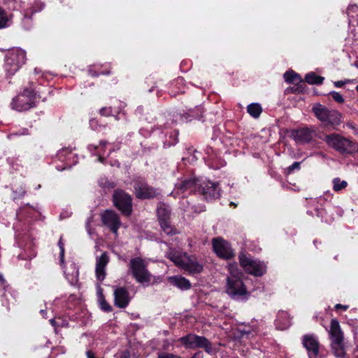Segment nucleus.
Segmentation results:
<instances>
[{
  "instance_id": "nucleus-27",
  "label": "nucleus",
  "mask_w": 358,
  "mask_h": 358,
  "mask_svg": "<svg viewBox=\"0 0 358 358\" xmlns=\"http://www.w3.org/2000/svg\"><path fill=\"white\" fill-rule=\"evenodd\" d=\"M284 78L287 83L301 82V77L294 71H287L284 74Z\"/></svg>"
},
{
  "instance_id": "nucleus-37",
  "label": "nucleus",
  "mask_w": 358,
  "mask_h": 358,
  "mask_svg": "<svg viewBox=\"0 0 358 358\" xmlns=\"http://www.w3.org/2000/svg\"><path fill=\"white\" fill-rule=\"evenodd\" d=\"M119 358H130V353L127 350H124L118 354Z\"/></svg>"
},
{
  "instance_id": "nucleus-40",
  "label": "nucleus",
  "mask_w": 358,
  "mask_h": 358,
  "mask_svg": "<svg viewBox=\"0 0 358 358\" xmlns=\"http://www.w3.org/2000/svg\"><path fill=\"white\" fill-rule=\"evenodd\" d=\"M335 308H336V309L341 308V309H343V310H347L348 306H343V305H341V304H337V305H336Z\"/></svg>"
},
{
  "instance_id": "nucleus-20",
  "label": "nucleus",
  "mask_w": 358,
  "mask_h": 358,
  "mask_svg": "<svg viewBox=\"0 0 358 358\" xmlns=\"http://www.w3.org/2000/svg\"><path fill=\"white\" fill-rule=\"evenodd\" d=\"M196 181L195 179H188L181 181L176 185V189L178 194L185 196L187 192L190 193L195 190Z\"/></svg>"
},
{
  "instance_id": "nucleus-32",
  "label": "nucleus",
  "mask_w": 358,
  "mask_h": 358,
  "mask_svg": "<svg viewBox=\"0 0 358 358\" xmlns=\"http://www.w3.org/2000/svg\"><path fill=\"white\" fill-rule=\"evenodd\" d=\"M330 94L331 95L333 99L336 102L339 103H343L344 102V99H343V96L339 92L332 91L330 92Z\"/></svg>"
},
{
  "instance_id": "nucleus-19",
  "label": "nucleus",
  "mask_w": 358,
  "mask_h": 358,
  "mask_svg": "<svg viewBox=\"0 0 358 358\" xmlns=\"http://www.w3.org/2000/svg\"><path fill=\"white\" fill-rule=\"evenodd\" d=\"M329 334L331 343L339 344L343 342V334L339 322L336 319H333L331 321Z\"/></svg>"
},
{
  "instance_id": "nucleus-42",
  "label": "nucleus",
  "mask_w": 358,
  "mask_h": 358,
  "mask_svg": "<svg viewBox=\"0 0 358 358\" xmlns=\"http://www.w3.org/2000/svg\"><path fill=\"white\" fill-rule=\"evenodd\" d=\"M192 358H203V356L201 352L195 353Z\"/></svg>"
},
{
  "instance_id": "nucleus-10",
  "label": "nucleus",
  "mask_w": 358,
  "mask_h": 358,
  "mask_svg": "<svg viewBox=\"0 0 358 358\" xmlns=\"http://www.w3.org/2000/svg\"><path fill=\"white\" fill-rule=\"evenodd\" d=\"M114 205L124 215L129 216L132 211L131 197L122 190H115L113 194Z\"/></svg>"
},
{
  "instance_id": "nucleus-44",
  "label": "nucleus",
  "mask_w": 358,
  "mask_h": 358,
  "mask_svg": "<svg viewBox=\"0 0 358 358\" xmlns=\"http://www.w3.org/2000/svg\"><path fill=\"white\" fill-rule=\"evenodd\" d=\"M289 325H290V323H289V322H287V324L285 326H284V327H282V329H286V328H287V327H289Z\"/></svg>"
},
{
  "instance_id": "nucleus-13",
  "label": "nucleus",
  "mask_w": 358,
  "mask_h": 358,
  "mask_svg": "<svg viewBox=\"0 0 358 358\" xmlns=\"http://www.w3.org/2000/svg\"><path fill=\"white\" fill-rule=\"evenodd\" d=\"M213 248L217 255L222 258L229 259L234 256L229 243L221 238L213 239Z\"/></svg>"
},
{
  "instance_id": "nucleus-14",
  "label": "nucleus",
  "mask_w": 358,
  "mask_h": 358,
  "mask_svg": "<svg viewBox=\"0 0 358 358\" xmlns=\"http://www.w3.org/2000/svg\"><path fill=\"white\" fill-rule=\"evenodd\" d=\"M303 345L307 350L310 358L317 357L320 343L315 337L312 335H305L303 338Z\"/></svg>"
},
{
  "instance_id": "nucleus-36",
  "label": "nucleus",
  "mask_w": 358,
  "mask_h": 358,
  "mask_svg": "<svg viewBox=\"0 0 358 358\" xmlns=\"http://www.w3.org/2000/svg\"><path fill=\"white\" fill-rule=\"evenodd\" d=\"M58 245H59V247L60 250H61V253H60L61 262H63L64 253V244L62 243V238H60V240H59V241L58 243Z\"/></svg>"
},
{
  "instance_id": "nucleus-28",
  "label": "nucleus",
  "mask_w": 358,
  "mask_h": 358,
  "mask_svg": "<svg viewBox=\"0 0 358 358\" xmlns=\"http://www.w3.org/2000/svg\"><path fill=\"white\" fill-rule=\"evenodd\" d=\"M161 228L166 234H175L176 230L171 226L169 220H163L159 222Z\"/></svg>"
},
{
  "instance_id": "nucleus-1",
  "label": "nucleus",
  "mask_w": 358,
  "mask_h": 358,
  "mask_svg": "<svg viewBox=\"0 0 358 358\" xmlns=\"http://www.w3.org/2000/svg\"><path fill=\"white\" fill-rule=\"evenodd\" d=\"M326 144L342 155L358 152V143L336 133L327 134L322 138Z\"/></svg>"
},
{
  "instance_id": "nucleus-18",
  "label": "nucleus",
  "mask_w": 358,
  "mask_h": 358,
  "mask_svg": "<svg viewBox=\"0 0 358 358\" xmlns=\"http://www.w3.org/2000/svg\"><path fill=\"white\" fill-rule=\"evenodd\" d=\"M109 262V258L106 253H103L96 261V277L100 282L103 281L106 278V266Z\"/></svg>"
},
{
  "instance_id": "nucleus-9",
  "label": "nucleus",
  "mask_w": 358,
  "mask_h": 358,
  "mask_svg": "<svg viewBox=\"0 0 358 358\" xmlns=\"http://www.w3.org/2000/svg\"><path fill=\"white\" fill-rule=\"evenodd\" d=\"M239 262L243 269L255 276H261L266 272V266L258 260L245 254L239 255Z\"/></svg>"
},
{
  "instance_id": "nucleus-38",
  "label": "nucleus",
  "mask_w": 358,
  "mask_h": 358,
  "mask_svg": "<svg viewBox=\"0 0 358 358\" xmlns=\"http://www.w3.org/2000/svg\"><path fill=\"white\" fill-rule=\"evenodd\" d=\"M86 355L87 358H96L94 353L91 350L87 351Z\"/></svg>"
},
{
  "instance_id": "nucleus-26",
  "label": "nucleus",
  "mask_w": 358,
  "mask_h": 358,
  "mask_svg": "<svg viewBox=\"0 0 358 358\" xmlns=\"http://www.w3.org/2000/svg\"><path fill=\"white\" fill-rule=\"evenodd\" d=\"M333 189L335 192H339L345 189L348 186V182L345 180H342L339 178H335L332 180Z\"/></svg>"
},
{
  "instance_id": "nucleus-23",
  "label": "nucleus",
  "mask_w": 358,
  "mask_h": 358,
  "mask_svg": "<svg viewBox=\"0 0 358 358\" xmlns=\"http://www.w3.org/2000/svg\"><path fill=\"white\" fill-rule=\"evenodd\" d=\"M248 113L253 117L257 118L262 112V106L257 103H252L247 107Z\"/></svg>"
},
{
  "instance_id": "nucleus-46",
  "label": "nucleus",
  "mask_w": 358,
  "mask_h": 358,
  "mask_svg": "<svg viewBox=\"0 0 358 358\" xmlns=\"http://www.w3.org/2000/svg\"><path fill=\"white\" fill-rule=\"evenodd\" d=\"M98 159H99V162H103V157H102L99 156V158H98Z\"/></svg>"
},
{
  "instance_id": "nucleus-35",
  "label": "nucleus",
  "mask_w": 358,
  "mask_h": 358,
  "mask_svg": "<svg viewBox=\"0 0 358 358\" xmlns=\"http://www.w3.org/2000/svg\"><path fill=\"white\" fill-rule=\"evenodd\" d=\"M300 169V162H295L287 168V173H291L295 169Z\"/></svg>"
},
{
  "instance_id": "nucleus-8",
  "label": "nucleus",
  "mask_w": 358,
  "mask_h": 358,
  "mask_svg": "<svg viewBox=\"0 0 358 358\" xmlns=\"http://www.w3.org/2000/svg\"><path fill=\"white\" fill-rule=\"evenodd\" d=\"M35 95L32 90L24 89L22 93L13 99L12 108L17 111L29 110L34 106Z\"/></svg>"
},
{
  "instance_id": "nucleus-45",
  "label": "nucleus",
  "mask_w": 358,
  "mask_h": 358,
  "mask_svg": "<svg viewBox=\"0 0 358 358\" xmlns=\"http://www.w3.org/2000/svg\"><path fill=\"white\" fill-rule=\"evenodd\" d=\"M100 145H106V141H101L100 142Z\"/></svg>"
},
{
  "instance_id": "nucleus-33",
  "label": "nucleus",
  "mask_w": 358,
  "mask_h": 358,
  "mask_svg": "<svg viewBox=\"0 0 358 358\" xmlns=\"http://www.w3.org/2000/svg\"><path fill=\"white\" fill-rule=\"evenodd\" d=\"M157 358H182V357L178 355L172 354V353L160 352V353H158Z\"/></svg>"
},
{
  "instance_id": "nucleus-25",
  "label": "nucleus",
  "mask_w": 358,
  "mask_h": 358,
  "mask_svg": "<svg viewBox=\"0 0 358 358\" xmlns=\"http://www.w3.org/2000/svg\"><path fill=\"white\" fill-rule=\"evenodd\" d=\"M331 346L334 351V354L335 355L336 357L339 358L345 357L346 353L343 342L339 344L331 343Z\"/></svg>"
},
{
  "instance_id": "nucleus-24",
  "label": "nucleus",
  "mask_w": 358,
  "mask_h": 358,
  "mask_svg": "<svg viewBox=\"0 0 358 358\" xmlns=\"http://www.w3.org/2000/svg\"><path fill=\"white\" fill-rule=\"evenodd\" d=\"M324 78L317 76L314 72L308 73L305 77V80L311 85H320L323 83Z\"/></svg>"
},
{
  "instance_id": "nucleus-11",
  "label": "nucleus",
  "mask_w": 358,
  "mask_h": 358,
  "mask_svg": "<svg viewBox=\"0 0 358 358\" xmlns=\"http://www.w3.org/2000/svg\"><path fill=\"white\" fill-rule=\"evenodd\" d=\"M134 188L136 197L141 199H149L160 194V191L158 189L149 186L143 180H136Z\"/></svg>"
},
{
  "instance_id": "nucleus-43",
  "label": "nucleus",
  "mask_w": 358,
  "mask_h": 358,
  "mask_svg": "<svg viewBox=\"0 0 358 358\" xmlns=\"http://www.w3.org/2000/svg\"><path fill=\"white\" fill-rule=\"evenodd\" d=\"M0 281L3 282L5 281L3 275L0 274Z\"/></svg>"
},
{
  "instance_id": "nucleus-48",
  "label": "nucleus",
  "mask_w": 358,
  "mask_h": 358,
  "mask_svg": "<svg viewBox=\"0 0 358 358\" xmlns=\"http://www.w3.org/2000/svg\"><path fill=\"white\" fill-rule=\"evenodd\" d=\"M285 315H286V313H282V316H284Z\"/></svg>"
},
{
  "instance_id": "nucleus-17",
  "label": "nucleus",
  "mask_w": 358,
  "mask_h": 358,
  "mask_svg": "<svg viewBox=\"0 0 358 358\" xmlns=\"http://www.w3.org/2000/svg\"><path fill=\"white\" fill-rule=\"evenodd\" d=\"M206 199H217L220 196L218 184L208 181L199 189Z\"/></svg>"
},
{
  "instance_id": "nucleus-6",
  "label": "nucleus",
  "mask_w": 358,
  "mask_h": 358,
  "mask_svg": "<svg viewBox=\"0 0 358 358\" xmlns=\"http://www.w3.org/2000/svg\"><path fill=\"white\" fill-rule=\"evenodd\" d=\"M26 53L20 48L9 50L5 57V70L10 76L15 74L25 63Z\"/></svg>"
},
{
  "instance_id": "nucleus-5",
  "label": "nucleus",
  "mask_w": 358,
  "mask_h": 358,
  "mask_svg": "<svg viewBox=\"0 0 358 358\" xmlns=\"http://www.w3.org/2000/svg\"><path fill=\"white\" fill-rule=\"evenodd\" d=\"M312 110L315 116L326 125L337 126L341 122L342 115L336 110L329 109L324 105L316 103Z\"/></svg>"
},
{
  "instance_id": "nucleus-22",
  "label": "nucleus",
  "mask_w": 358,
  "mask_h": 358,
  "mask_svg": "<svg viewBox=\"0 0 358 358\" xmlns=\"http://www.w3.org/2000/svg\"><path fill=\"white\" fill-rule=\"evenodd\" d=\"M157 214L159 219V222L163 220H169L170 217V210L169 206L165 204H160L157 207Z\"/></svg>"
},
{
  "instance_id": "nucleus-47",
  "label": "nucleus",
  "mask_w": 358,
  "mask_h": 358,
  "mask_svg": "<svg viewBox=\"0 0 358 358\" xmlns=\"http://www.w3.org/2000/svg\"><path fill=\"white\" fill-rule=\"evenodd\" d=\"M231 205H232V206H236V204H235V203H234L233 202H231Z\"/></svg>"
},
{
  "instance_id": "nucleus-29",
  "label": "nucleus",
  "mask_w": 358,
  "mask_h": 358,
  "mask_svg": "<svg viewBox=\"0 0 358 358\" xmlns=\"http://www.w3.org/2000/svg\"><path fill=\"white\" fill-rule=\"evenodd\" d=\"M71 266L73 269L72 273H69L66 271H65L64 273L66 275V278L69 280H71L72 282H76L78 280V271L76 269L74 264H71Z\"/></svg>"
},
{
  "instance_id": "nucleus-16",
  "label": "nucleus",
  "mask_w": 358,
  "mask_h": 358,
  "mask_svg": "<svg viewBox=\"0 0 358 358\" xmlns=\"http://www.w3.org/2000/svg\"><path fill=\"white\" fill-rule=\"evenodd\" d=\"M315 132L308 128H301L292 132V137L300 144L309 143L313 138Z\"/></svg>"
},
{
  "instance_id": "nucleus-31",
  "label": "nucleus",
  "mask_w": 358,
  "mask_h": 358,
  "mask_svg": "<svg viewBox=\"0 0 358 358\" xmlns=\"http://www.w3.org/2000/svg\"><path fill=\"white\" fill-rule=\"evenodd\" d=\"M100 306L102 310L104 311H111V306L106 302V301L103 299V294L100 293Z\"/></svg>"
},
{
  "instance_id": "nucleus-4",
  "label": "nucleus",
  "mask_w": 358,
  "mask_h": 358,
  "mask_svg": "<svg viewBox=\"0 0 358 358\" xmlns=\"http://www.w3.org/2000/svg\"><path fill=\"white\" fill-rule=\"evenodd\" d=\"M167 257L176 266L190 273H199L203 270L202 265L197 262L194 257H189L186 254H180L171 250L167 253Z\"/></svg>"
},
{
  "instance_id": "nucleus-21",
  "label": "nucleus",
  "mask_w": 358,
  "mask_h": 358,
  "mask_svg": "<svg viewBox=\"0 0 358 358\" xmlns=\"http://www.w3.org/2000/svg\"><path fill=\"white\" fill-rule=\"evenodd\" d=\"M171 283L181 289H188L191 287L189 281L182 277L175 276L170 278Z\"/></svg>"
},
{
  "instance_id": "nucleus-3",
  "label": "nucleus",
  "mask_w": 358,
  "mask_h": 358,
  "mask_svg": "<svg viewBox=\"0 0 358 358\" xmlns=\"http://www.w3.org/2000/svg\"><path fill=\"white\" fill-rule=\"evenodd\" d=\"M129 271L136 282L143 285L148 286L151 282H155V278L147 268V264L140 257L131 259L129 262Z\"/></svg>"
},
{
  "instance_id": "nucleus-41",
  "label": "nucleus",
  "mask_w": 358,
  "mask_h": 358,
  "mask_svg": "<svg viewBox=\"0 0 358 358\" xmlns=\"http://www.w3.org/2000/svg\"><path fill=\"white\" fill-rule=\"evenodd\" d=\"M347 126L353 130L356 129V127L352 122H348Z\"/></svg>"
},
{
  "instance_id": "nucleus-7",
  "label": "nucleus",
  "mask_w": 358,
  "mask_h": 358,
  "mask_svg": "<svg viewBox=\"0 0 358 358\" xmlns=\"http://www.w3.org/2000/svg\"><path fill=\"white\" fill-rule=\"evenodd\" d=\"M185 348H203L208 353L212 352L211 343L204 336L189 334L178 339Z\"/></svg>"
},
{
  "instance_id": "nucleus-50",
  "label": "nucleus",
  "mask_w": 358,
  "mask_h": 358,
  "mask_svg": "<svg viewBox=\"0 0 358 358\" xmlns=\"http://www.w3.org/2000/svg\"><path fill=\"white\" fill-rule=\"evenodd\" d=\"M357 116H358V113H357Z\"/></svg>"
},
{
  "instance_id": "nucleus-30",
  "label": "nucleus",
  "mask_w": 358,
  "mask_h": 358,
  "mask_svg": "<svg viewBox=\"0 0 358 358\" xmlns=\"http://www.w3.org/2000/svg\"><path fill=\"white\" fill-rule=\"evenodd\" d=\"M8 18L4 10L0 8V29L6 26Z\"/></svg>"
},
{
  "instance_id": "nucleus-34",
  "label": "nucleus",
  "mask_w": 358,
  "mask_h": 358,
  "mask_svg": "<svg viewBox=\"0 0 358 358\" xmlns=\"http://www.w3.org/2000/svg\"><path fill=\"white\" fill-rule=\"evenodd\" d=\"M100 114L104 116H109L112 114V109L110 107H103L100 110Z\"/></svg>"
},
{
  "instance_id": "nucleus-2",
  "label": "nucleus",
  "mask_w": 358,
  "mask_h": 358,
  "mask_svg": "<svg viewBox=\"0 0 358 358\" xmlns=\"http://www.w3.org/2000/svg\"><path fill=\"white\" fill-rule=\"evenodd\" d=\"M230 275L227 277V293L234 299H245L248 292L241 280V272L230 266Z\"/></svg>"
},
{
  "instance_id": "nucleus-12",
  "label": "nucleus",
  "mask_w": 358,
  "mask_h": 358,
  "mask_svg": "<svg viewBox=\"0 0 358 358\" xmlns=\"http://www.w3.org/2000/svg\"><path fill=\"white\" fill-rule=\"evenodd\" d=\"M101 220L103 224L107 226L113 234H117V230L121 226L117 214L113 210H106L101 214Z\"/></svg>"
},
{
  "instance_id": "nucleus-49",
  "label": "nucleus",
  "mask_w": 358,
  "mask_h": 358,
  "mask_svg": "<svg viewBox=\"0 0 358 358\" xmlns=\"http://www.w3.org/2000/svg\"><path fill=\"white\" fill-rule=\"evenodd\" d=\"M356 90H357V91L358 92V85L356 87Z\"/></svg>"
},
{
  "instance_id": "nucleus-15",
  "label": "nucleus",
  "mask_w": 358,
  "mask_h": 358,
  "mask_svg": "<svg viewBox=\"0 0 358 358\" xmlns=\"http://www.w3.org/2000/svg\"><path fill=\"white\" fill-rule=\"evenodd\" d=\"M129 292L124 287H117L114 290V304L120 308H126L130 301Z\"/></svg>"
},
{
  "instance_id": "nucleus-39",
  "label": "nucleus",
  "mask_w": 358,
  "mask_h": 358,
  "mask_svg": "<svg viewBox=\"0 0 358 358\" xmlns=\"http://www.w3.org/2000/svg\"><path fill=\"white\" fill-rule=\"evenodd\" d=\"M345 83V82H343V81H336L334 83V85L336 87H341L343 86Z\"/></svg>"
}]
</instances>
